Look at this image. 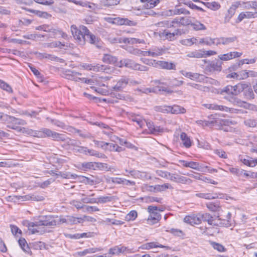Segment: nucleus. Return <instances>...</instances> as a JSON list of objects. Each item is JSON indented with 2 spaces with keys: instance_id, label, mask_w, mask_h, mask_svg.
<instances>
[{
  "instance_id": "nucleus-1",
  "label": "nucleus",
  "mask_w": 257,
  "mask_h": 257,
  "mask_svg": "<svg viewBox=\"0 0 257 257\" xmlns=\"http://www.w3.org/2000/svg\"><path fill=\"white\" fill-rule=\"evenodd\" d=\"M244 85H239V83L234 85H227L220 90L219 93L223 95L224 93L228 95L224 96V98L228 100L234 105L241 106L242 102L235 96L242 92Z\"/></svg>"
},
{
  "instance_id": "nucleus-2",
  "label": "nucleus",
  "mask_w": 257,
  "mask_h": 257,
  "mask_svg": "<svg viewBox=\"0 0 257 257\" xmlns=\"http://www.w3.org/2000/svg\"><path fill=\"white\" fill-rule=\"evenodd\" d=\"M130 118L134 122H137L138 125L142 128L145 123H146L147 126L150 131V133L154 135H159L164 132V129L160 126L155 125L154 123L152 121H146L145 119L140 116L133 114L130 115Z\"/></svg>"
},
{
  "instance_id": "nucleus-3",
  "label": "nucleus",
  "mask_w": 257,
  "mask_h": 257,
  "mask_svg": "<svg viewBox=\"0 0 257 257\" xmlns=\"http://www.w3.org/2000/svg\"><path fill=\"white\" fill-rule=\"evenodd\" d=\"M71 31L76 43L81 46L85 44L87 33H88V29L86 26L80 25L77 27L75 25H72L71 26Z\"/></svg>"
},
{
  "instance_id": "nucleus-4",
  "label": "nucleus",
  "mask_w": 257,
  "mask_h": 257,
  "mask_svg": "<svg viewBox=\"0 0 257 257\" xmlns=\"http://www.w3.org/2000/svg\"><path fill=\"white\" fill-rule=\"evenodd\" d=\"M81 66L87 71H93L96 72H104L105 73H111L114 70L113 67H110L108 66L97 64H89V63H83L81 65Z\"/></svg>"
},
{
  "instance_id": "nucleus-5",
  "label": "nucleus",
  "mask_w": 257,
  "mask_h": 257,
  "mask_svg": "<svg viewBox=\"0 0 257 257\" xmlns=\"http://www.w3.org/2000/svg\"><path fill=\"white\" fill-rule=\"evenodd\" d=\"M34 224L41 226H56L57 225V221L54 219L53 216H40L36 220V223L32 224L31 226H33Z\"/></svg>"
},
{
  "instance_id": "nucleus-6",
  "label": "nucleus",
  "mask_w": 257,
  "mask_h": 257,
  "mask_svg": "<svg viewBox=\"0 0 257 257\" xmlns=\"http://www.w3.org/2000/svg\"><path fill=\"white\" fill-rule=\"evenodd\" d=\"M6 119L4 118L3 120H7L12 123V125H8L7 126L10 128L20 131V129L17 125H24L27 124V122L22 119L16 118L14 116L9 115L8 114L5 115Z\"/></svg>"
},
{
  "instance_id": "nucleus-7",
  "label": "nucleus",
  "mask_w": 257,
  "mask_h": 257,
  "mask_svg": "<svg viewBox=\"0 0 257 257\" xmlns=\"http://www.w3.org/2000/svg\"><path fill=\"white\" fill-rule=\"evenodd\" d=\"M158 207L154 206H149L148 207V212L150 213V215L148 218V222L149 224H154L157 223L161 218L160 214L157 212Z\"/></svg>"
},
{
  "instance_id": "nucleus-8",
  "label": "nucleus",
  "mask_w": 257,
  "mask_h": 257,
  "mask_svg": "<svg viewBox=\"0 0 257 257\" xmlns=\"http://www.w3.org/2000/svg\"><path fill=\"white\" fill-rule=\"evenodd\" d=\"M222 62L217 60L208 61L205 68L206 74L213 73L215 71L220 72L222 70Z\"/></svg>"
},
{
  "instance_id": "nucleus-9",
  "label": "nucleus",
  "mask_w": 257,
  "mask_h": 257,
  "mask_svg": "<svg viewBox=\"0 0 257 257\" xmlns=\"http://www.w3.org/2000/svg\"><path fill=\"white\" fill-rule=\"evenodd\" d=\"M157 110L164 113L170 112L171 113L174 114L184 113L186 112V109L179 105H174L173 106H165L163 107H160L158 108Z\"/></svg>"
},
{
  "instance_id": "nucleus-10",
  "label": "nucleus",
  "mask_w": 257,
  "mask_h": 257,
  "mask_svg": "<svg viewBox=\"0 0 257 257\" xmlns=\"http://www.w3.org/2000/svg\"><path fill=\"white\" fill-rule=\"evenodd\" d=\"M36 223V220L34 222H29L28 220L24 221L23 224L28 228V230L31 234H35L39 233L40 234H43L46 232V229L44 227L41 228V225H35L34 224L33 226H31L32 224Z\"/></svg>"
},
{
  "instance_id": "nucleus-11",
  "label": "nucleus",
  "mask_w": 257,
  "mask_h": 257,
  "mask_svg": "<svg viewBox=\"0 0 257 257\" xmlns=\"http://www.w3.org/2000/svg\"><path fill=\"white\" fill-rule=\"evenodd\" d=\"M137 90L146 94H148L152 92H165L168 94H171L173 92V91L172 90L164 86H157L153 88L152 90L149 88L143 87L141 88H138Z\"/></svg>"
},
{
  "instance_id": "nucleus-12",
  "label": "nucleus",
  "mask_w": 257,
  "mask_h": 257,
  "mask_svg": "<svg viewBox=\"0 0 257 257\" xmlns=\"http://www.w3.org/2000/svg\"><path fill=\"white\" fill-rule=\"evenodd\" d=\"M86 38V41L95 45L97 48H100L102 47V41L99 38L90 33L89 30L88 33H87Z\"/></svg>"
},
{
  "instance_id": "nucleus-13",
  "label": "nucleus",
  "mask_w": 257,
  "mask_h": 257,
  "mask_svg": "<svg viewBox=\"0 0 257 257\" xmlns=\"http://www.w3.org/2000/svg\"><path fill=\"white\" fill-rule=\"evenodd\" d=\"M129 79L126 76H122L112 88V90L116 91H120L128 84Z\"/></svg>"
},
{
  "instance_id": "nucleus-14",
  "label": "nucleus",
  "mask_w": 257,
  "mask_h": 257,
  "mask_svg": "<svg viewBox=\"0 0 257 257\" xmlns=\"http://www.w3.org/2000/svg\"><path fill=\"white\" fill-rule=\"evenodd\" d=\"M64 77L68 79L74 80L76 82H78L80 80H81V78L79 77V76H81V73L71 70H66L63 73Z\"/></svg>"
},
{
  "instance_id": "nucleus-15",
  "label": "nucleus",
  "mask_w": 257,
  "mask_h": 257,
  "mask_svg": "<svg viewBox=\"0 0 257 257\" xmlns=\"http://www.w3.org/2000/svg\"><path fill=\"white\" fill-rule=\"evenodd\" d=\"M239 85H244L242 92H243V95L247 99H252L254 98V94L251 86L249 84L245 83H239Z\"/></svg>"
},
{
  "instance_id": "nucleus-16",
  "label": "nucleus",
  "mask_w": 257,
  "mask_h": 257,
  "mask_svg": "<svg viewBox=\"0 0 257 257\" xmlns=\"http://www.w3.org/2000/svg\"><path fill=\"white\" fill-rule=\"evenodd\" d=\"M242 55V53L234 51L224 54H220L218 56V58L220 61H228L233 58L240 57Z\"/></svg>"
},
{
  "instance_id": "nucleus-17",
  "label": "nucleus",
  "mask_w": 257,
  "mask_h": 257,
  "mask_svg": "<svg viewBox=\"0 0 257 257\" xmlns=\"http://www.w3.org/2000/svg\"><path fill=\"white\" fill-rule=\"evenodd\" d=\"M150 190L154 191V192H163L165 191L167 189H173V186L169 183H165L162 185H156L155 186H149Z\"/></svg>"
},
{
  "instance_id": "nucleus-18",
  "label": "nucleus",
  "mask_w": 257,
  "mask_h": 257,
  "mask_svg": "<svg viewBox=\"0 0 257 257\" xmlns=\"http://www.w3.org/2000/svg\"><path fill=\"white\" fill-rule=\"evenodd\" d=\"M113 24L117 25H125L128 26H136V23L129 20L126 18H121L119 17L113 18Z\"/></svg>"
},
{
  "instance_id": "nucleus-19",
  "label": "nucleus",
  "mask_w": 257,
  "mask_h": 257,
  "mask_svg": "<svg viewBox=\"0 0 257 257\" xmlns=\"http://www.w3.org/2000/svg\"><path fill=\"white\" fill-rule=\"evenodd\" d=\"M257 18V12H245L239 14L236 20V23L241 22L244 19H250Z\"/></svg>"
},
{
  "instance_id": "nucleus-20",
  "label": "nucleus",
  "mask_w": 257,
  "mask_h": 257,
  "mask_svg": "<svg viewBox=\"0 0 257 257\" xmlns=\"http://www.w3.org/2000/svg\"><path fill=\"white\" fill-rule=\"evenodd\" d=\"M137 63H136L132 60L128 59H124L120 60L119 61V64H117V66L119 67L125 66L126 67L135 70Z\"/></svg>"
},
{
  "instance_id": "nucleus-21",
  "label": "nucleus",
  "mask_w": 257,
  "mask_h": 257,
  "mask_svg": "<svg viewBox=\"0 0 257 257\" xmlns=\"http://www.w3.org/2000/svg\"><path fill=\"white\" fill-rule=\"evenodd\" d=\"M192 80H194L198 82H209L212 84L213 83L212 81H214V79L209 78L208 77H206L205 75L203 74H201L197 73H193Z\"/></svg>"
},
{
  "instance_id": "nucleus-22",
  "label": "nucleus",
  "mask_w": 257,
  "mask_h": 257,
  "mask_svg": "<svg viewBox=\"0 0 257 257\" xmlns=\"http://www.w3.org/2000/svg\"><path fill=\"white\" fill-rule=\"evenodd\" d=\"M117 57L108 54H105L102 59V61L107 64H113L117 66V64H119Z\"/></svg>"
},
{
  "instance_id": "nucleus-23",
  "label": "nucleus",
  "mask_w": 257,
  "mask_h": 257,
  "mask_svg": "<svg viewBox=\"0 0 257 257\" xmlns=\"http://www.w3.org/2000/svg\"><path fill=\"white\" fill-rule=\"evenodd\" d=\"M236 124V121L227 119L215 120V126H218L219 128L224 126H229L230 125H235Z\"/></svg>"
},
{
  "instance_id": "nucleus-24",
  "label": "nucleus",
  "mask_w": 257,
  "mask_h": 257,
  "mask_svg": "<svg viewBox=\"0 0 257 257\" xmlns=\"http://www.w3.org/2000/svg\"><path fill=\"white\" fill-rule=\"evenodd\" d=\"M112 98H104L103 99V101L107 102L109 103H117L118 102V99H124V96H123L121 94L118 93H113L112 92L111 94Z\"/></svg>"
},
{
  "instance_id": "nucleus-25",
  "label": "nucleus",
  "mask_w": 257,
  "mask_h": 257,
  "mask_svg": "<svg viewBox=\"0 0 257 257\" xmlns=\"http://www.w3.org/2000/svg\"><path fill=\"white\" fill-rule=\"evenodd\" d=\"M157 63V67L159 66L162 69L176 70V65L174 63L164 61H158Z\"/></svg>"
},
{
  "instance_id": "nucleus-26",
  "label": "nucleus",
  "mask_w": 257,
  "mask_h": 257,
  "mask_svg": "<svg viewBox=\"0 0 257 257\" xmlns=\"http://www.w3.org/2000/svg\"><path fill=\"white\" fill-rule=\"evenodd\" d=\"M25 200H32L35 201H42L44 200L45 197L39 195L37 193L29 194L23 197Z\"/></svg>"
},
{
  "instance_id": "nucleus-27",
  "label": "nucleus",
  "mask_w": 257,
  "mask_h": 257,
  "mask_svg": "<svg viewBox=\"0 0 257 257\" xmlns=\"http://www.w3.org/2000/svg\"><path fill=\"white\" fill-rule=\"evenodd\" d=\"M128 249L125 246H120L116 245L109 249V253L111 255H118L120 253H123Z\"/></svg>"
},
{
  "instance_id": "nucleus-28",
  "label": "nucleus",
  "mask_w": 257,
  "mask_h": 257,
  "mask_svg": "<svg viewBox=\"0 0 257 257\" xmlns=\"http://www.w3.org/2000/svg\"><path fill=\"white\" fill-rule=\"evenodd\" d=\"M45 32L49 33L50 37H54L57 35L61 34L62 31L58 29L54 28L53 26L49 25H46Z\"/></svg>"
},
{
  "instance_id": "nucleus-29",
  "label": "nucleus",
  "mask_w": 257,
  "mask_h": 257,
  "mask_svg": "<svg viewBox=\"0 0 257 257\" xmlns=\"http://www.w3.org/2000/svg\"><path fill=\"white\" fill-rule=\"evenodd\" d=\"M181 34V31L178 29L175 30L173 33L167 32L166 30L162 33V35L165 36L166 39L170 41L174 40L176 36L180 35Z\"/></svg>"
},
{
  "instance_id": "nucleus-30",
  "label": "nucleus",
  "mask_w": 257,
  "mask_h": 257,
  "mask_svg": "<svg viewBox=\"0 0 257 257\" xmlns=\"http://www.w3.org/2000/svg\"><path fill=\"white\" fill-rule=\"evenodd\" d=\"M151 51V57H156L162 55L165 52V50L162 48H159L156 46H153L150 48Z\"/></svg>"
},
{
  "instance_id": "nucleus-31",
  "label": "nucleus",
  "mask_w": 257,
  "mask_h": 257,
  "mask_svg": "<svg viewBox=\"0 0 257 257\" xmlns=\"http://www.w3.org/2000/svg\"><path fill=\"white\" fill-rule=\"evenodd\" d=\"M18 242L20 246L25 252L31 254L30 248L24 238H20L18 240Z\"/></svg>"
},
{
  "instance_id": "nucleus-32",
  "label": "nucleus",
  "mask_w": 257,
  "mask_h": 257,
  "mask_svg": "<svg viewBox=\"0 0 257 257\" xmlns=\"http://www.w3.org/2000/svg\"><path fill=\"white\" fill-rule=\"evenodd\" d=\"M231 213L230 212H228V213L226 216L225 219H223V220H220V219H218V221H219V222L218 223L217 225L220 226L226 227L230 226L231 225Z\"/></svg>"
},
{
  "instance_id": "nucleus-33",
  "label": "nucleus",
  "mask_w": 257,
  "mask_h": 257,
  "mask_svg": "<svg viewBox=\"0 0 257 257\" xmlns=\"http://www.w3.org/2000/svg\"><path fill=\"white\" fill-rule=\"evenodd\" d=\"M180 139L183 146L186 148H189L192 146V142L190 138L185 133H182L180 135Z\"/></svg>"
},
{
  "instance_id": "nucleus-34",
  "label": "nucleus",
  "mask_w": 257,
  "mask_h": 257,
  "mask_svg": "<svg viewBox=\"0 0 257 257\" xmlns=\"http://www.w3.org/2000/svg\"><path fill=\"white\" fill-rule=\"evenodd\" d=\"M184 221L192 225L198 224L200 223V219L199 217L193 216H186L184 218Z\"/></svg>"
},
{
  "instance_id": "nucleus-35",
  "label": "nucleus",
  "mask_w": 257,
  "mask_h": 257,
  "mask_svg": "<svg viewBox=\"0 0 257 257\" xmlns=\"http://www.w3.org/2000/svg\"><path fill=\"white\" fill-rule=\"evenodd\" d=\"M201 218L204 221H207L210 225H218V222L213 219V217L209 213H205L201 215Z\"/></svg>"
},
{
  "instance_id": "nucleus-36",
  "label": "nucleus",
  "mask_w": 257,
  "mask_h": 257,
  "mask_svg": "<svg viewBox=\"0 0 257 257\" xmlns=\"http://www.w3.org/2000/svg\"><path fill=\"white\" fill-rule=\"evenodd\" d=\"M140 1L145 3L144 7L147 9L153 8L160 3V0H140Z\"/></svg>"
},
{
  "instance_id": "nucleus-37",
  "label": "nucleus",
  "mask_w": 257,
  "mask_h": 257,
  "mask_svg": "<svg viewBox=\"0 0 257 257\" xmlns=\"http://www.w3.org/2000/svg\"><path fill=\"white\" fill-rule=\"evenodd\" d=\"M122 42L128 44H144L145 41L135 38H123Z\"/></svg>"
},
{
  "instance_id": "nucleus-38",
  "label": "nucleus",
  "mask_w": 257,
  "mask_h": 257,
  "mask_svg": "<svg viewBox=\"0 0 257 257\" xmlns=\"http://www.w3.org/2000/svg\"><path fill=\"white\" fill-rule=\"evenodd\" d=\"M27 11L33 13L40 18L48 19L51 17V15L46 12H42L38 10H31L25 9Z\"/></svg>"
},
{
  "instance_id": "nucleus-39",
  "label": "nucleus",
  "mask_w": 257,
  "mask_h": 257,
  "mask_svg": "<svg viewBox=\"0 0 257 257\" xmlns=\"http://www.w3.org/2000/svg\"><path fill=\"white\" fill-rule=\"evenodd\" d=\"M206 206L210 211L213 212L219 211L221 209V206L218 201L208 203L206 204Z\"/></svg>"
},
{
  "instance_id": "nucleus-40",
  "label": "nucleus",
  "mask_w": 257,
  "mask_h": 257,
  "mask_svg": "<svg viewBox=\"0 0 257 257\" xmlns=\"http://www.w3.org/2000/svg\"><path fill=\"white\" fill-rule=\"evenodd\" d=\"M68 224L73 225L80 223L84 221V219L80 217H76L73 216L67 215Z\"/></svg>"
},
{
  "instance_id": "nucleus-41",
  "label": "nucleus",
  "mask_w": 257,
  "mask_h": 257,
  "mask_svg": "<svg viewBox=\"0 0 257 257\" xmlns=\"http://www.w3.org/2000/svg\"><path fill=\"white\" fill-rule=\"evenodd\" d=\"M91 156H95L99 158H106V157L104 154L99 153L93 149H89L88 148L86 150V155Z\"/></svg>"
},
{
  "instance_id": "nucleus-42",
  "label": "nucleus",
  "mask_w": 257,
  "mask_h": 257,
  "mask_svg": "<svg viewBox=\"0 0 257 257\" xmlns=\"http://www.w3.org/2000/svg\"><path fill=\"white\" fill-rule=\"evenodd\" d=\"M120 0H101L100 4L106 7L113 6L119 4Z\"/></svg>"
},
{
  "instance_id": "nucleus-43",
  "label": "nucleus",
  "mask_w": 257,
  "mask_h": 257,
  "mask_svg": "<svg viewBox=\"0 0 257 257\" xmlns=\"http://www.w3.org/2000/svg\"><path fill=\"white\" fill-rule=\"evenodd\" d=\"M96 203L103 204L112 201L113 199V197L110 195L107 196H100L97 198H96Z\"/></svg>"
},
{
  "instance_id": "nucleus-44",
  "label": "nucleus",
  "mask_w": 257,
  "mask_h": 257,
  "mask_svg": "<svg viewBox=\"0 0 257 257\" xmlns=\"http://www.w3.org/2000/svg\"><path fill=\"white\" fill-rule=\"evenodd\" d=\"M171 15H177L180 14L189 15L190 12L184 8H175L174 10H170Z\"/></svg>"
},
{
  "instance_id": "nucleus-45",
  "label": "nucleus",
  "mask_w": 257,
  "mask_h": 257,
  "mask_svg": "<svg viewBox=\"0 0 257 257\" xmlns=\"http://www.w3.org/2000/svg\"><path fill=\"white\" fill-rule=\"evenodd\" d=\"M102 249L101 248H90L84 250L82 251L78 252V254L80 256L85 255L88 253H94L97 251H101Z\"/></svg>"
},
{
  "instance_id": "nucleus-46",
  "label": "nucleus",
  "mask_w": 257,
  "mask_h": 257,
  "mask_svg": "<svg viewBox=\"0 0 257 257\" xmlns=\"http://www.w3.org/2000/svg\"><path fill=\"white\" fill-rule=\"evenodd\" d=\"M196 123L202 126L203 127L215 126V120H198L196 121Z\"/></svg>"
},
{
  "instance_id": "nucleus-47",
  "label": "nucleus",
  "mask_w": 257,
  "mask_h": 257,
  "mask_svg": "<svg viewBox=\"0 0 257 257\" xmlns=\"http://www.w3.org/2000/svg\"><path fill=\"white\" fill-rule=\"evenodd\" d=\"M196 196L198 197L205 199H213L218 198V196L216 194L213 195L211 193H199L196 194Z\"/></svg>"
},
{
  "instance_id": "nucleus-48",
  "label": "nucleus",
  "mask_w": 257,
  "mask_h": 257,
  "mask_svg": "<svg viewBox=\"0 0 257 257\" xmlns=\"http://www.w3.org/2000/svg\"><path fill=\"white\" fill-rule=\"evenodd\" d=\"M51 138L56 141L65 142L66 140V137L65 135L55 132H54Z\"/></svg>"
},
{
  "instance_id": "nucleus-49",
  "label": "nucleus",
  "mask_w": 257,
  "mask_h": 257,
  "mask_svg": "<svg viewBox=\"0 0 257 257\" xmlns=\"http://www.w3.org/2000/svg\"><path fill=\"white\" fill-rule=\"evenodd\" d=\"M158 246H159L158 242H148V243L143 244L140 247V248H141L142 249L149 250V249H150L153 248L158 247Z\"/></svg>"
},
{
  "instance_id": "nucleus-50",
  "label": "nucleus",
  "mask_w": 257,
  "mask_h": 257,
  "mask_svg": "<svg viewBox=\"0 0 257 257\" xmlns=\"http://www.w3.org/2000/svg\"><path fill=\"white\" fill-rule=\"evenodd\" d=\"M41 138H46V137H52L54 132L51 131V130L43 127L41 128Z\"/></svg>"
},
{
  "instance_id": "nucleus-51",
  "label": "nucleus",
  "mask_w": 257,
  "mask_h": 257,
  "mask_svg": "<svg viewBox=\"0 0 257 257\" xmlns=\"http://www.w3.org/2000/svg\"><path fill=\"white\" fill-rule=\"evenodd\" d=\"M179 19L180 26H188L191 24L192 21L191 18L189 17H181Z\"/></svg>"
},
{
  "instance_id": "nucleus-52",
  "label": "nucleus",
  "mask_w": 257,
  "mask_h": 257,
  "mask_svg": "<svg viewBox=\"0 0 257 257\" xmlns=\"http://www.w3.org/2000/svg\"><path fill=\"white\" fill-rule=\"evenodd\" d=\"M82 196H83L81 199V201L86 204H94L96 203V199L95 198H89L86 195L82 194Z\"/></svg>"
},
{
  "instance_id": "nucleus-53",
  "label": "nucleus",
  "mask_w": 257,
  "mask_h": 257,
  "mask_svg": "<svg viewBox=\"0 0 257 257\" xmlns=\"http://www.w3.org/2000/svg\"><path fill=\"white\" fill-rule=\"evenodd\" d=\"M191 25L192 26L193 29L196 31L206 30V27L200 22L197 21L194 23H191Z\"/></svg>"
},
{
  "instance_id": "nucleus-54",
  "label": "nucleus",
  "mask_w": 257,
  "mask_h": 257,
  "mask_svg": "<svg viewBox=\"0 0 257 257\" xmlns=\"http://www.w3.org/2000/svg\"><path fill=\"white\" fill-rule=\"evenodd\" d=\"M108 170L107 164L94 162V170Z\"/></svg>"
},
{
  "instance_id": "nucleus-55",
  "label": "nucleus",
  "mask_w": 257,
  "mask_h": 257,
  "mask_svg": "<svg viewBox=\"0 0 257 257\" xmlns=\"http://www.w3.org/2000/svg\"><path fill=\"white\" fill-rule=\"evenodd\" d=\"M138 216L137 212L136 210H132L125 216V220L127 221L134 220Z\"/></svg>"
},
{
  "instance_id": "nucleus-56",
  "label": "nucleus",
  "mask_w": 257,
  "mask_h": 257,
  "mask_svg": "<svg viewBox=\"0 0 257 257\" xmlns=\"http://www.w3.org/2000/svg\"><path fill=\"white\" fill-rule=\"evenodd\" d=\"M235 11L232 9L229 8L227 11V13L225 15L224 17V23H226L229 22L231 18L234 15Z\"/></svg>"
},
{
  "instance_id": "nucleus-57",
  "label": "nucleus",
  "mask_w": 257,
  "mask_h": 257,
  "mask_svg": "<svg viewBox=\"0 0 257 257\" xmlns=\"http://www.w3.org/2000/svg\"><path fill=\"white\" fill-rule=\"evenodd\" d=\"M197 146L199 148H203L206 150H209L211 149L210 145L204 140L199 141L197 140Z\"/></svg>"
},
{
  "instance_id": "nucleus-58",
  "label": "nucleus",
  "mask_w": 257,
  "mask_h": 257,
  "mask_svg": "<svg viewBox=\"0 0 257 257\" xmlns=\"http://www.w3.org/2000/svg\"><path fill=\"white\" fill-rule=\"evenodd\" d=\"M141 61L145 64L149 65L152 66L153 67H157V62L158 61L152 60V59H148L146 58H141Z\"/></svg>"
},
{
  "instance_id": "nucleus-59",
  "label": "nucleus",
  "mask_w": 257,
  "mask_h": 257,
  "mask_svg": "<svg viewBox=\"0 0 257 257\" xmlns=\"http://www.w3.org/2000/svg\"><path fill=\"white\" fill-rule=\"evenodd\" d=\"M244 124L247 126L254 127L257 125V120L255 119H247L244 120Z\"/></svg>"
},
{
  "instance_id": "nucleus-60",
  "label": "nucleus",
  "mask_w": 257,
  "mask_h": 257,
  "mask_svg": "<svg viewBox=\"0 0 257 257\" xmlns=\"http://www.w3.org/2000/svg\"><path fill=\"white\" fill-rule=\"evenodd\" d=\"M91 88L97 93L103 95H106L108 94V91L106 89H103L100 87H96L95 86H91Z\"/></svg>"
},
{
  "instance_id": "nucleus-61",
  "label": "nucleus",
  "mask_w": 257,
  "mask_h": 257,
  "mask_svg": "<svg viewBox=\"0 0 257 257\" xmlns=\"http://www.w3.org/2000/svg\"><path fill=\"white\" fill-rule=\"evenodd\" d=\"M0 88L9 93L13 92V89L11 86L3 81L0 83Z\"/></svg>"
},
{
  "instance_id": "nucleus-62",
  "label": "nucleus",
  "mask_w": 257,
  "mask_h": 257,
  "mask_svg": "<svg viewBox=\"0 0 257 257\" xmlns=\"http://www.w3.org/2000/svg\"><path fill=\"white\" fill-rule=\"evenodd\" d=\"M222 39V44L223 45H227L229 43H232L234 42L236 40V37H221Z\"/></svg>"
},
{
  "instance_id": "nucleus-63",
  "label": "nucleus",
  "mask_w": 257,
  "mask_h": 257,
  "mask_svg": "<svg viewBox=\"0 0 257 257\" xmlns=\"http://www.w3.org/2000/svg\"><path fill=\"white\" fill-rule=\"evenodd\" d=\"M192 182V180L186 177L179 175L177 183L182 184H190Z\"/></svg>"
},
{
  "instance_id": "nucleus-64",
  "label": "nucleus",
  "mask_w": 257,
  "mask_h": 257,
  "mask_svg": "<svg viewBox=\"0 0 257 257\" xmlns=\"http://www.w3.org/2000/svg\"><path fill=\"white\" fill-rule=\"evenodd\" d=\"M28 134L31 136L37 138H41V130H29L28 132Z\"/></svg>"
}]
</instances>
